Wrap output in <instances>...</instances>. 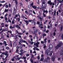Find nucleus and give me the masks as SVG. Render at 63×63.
Segmentation results:
<instances>
[{
	"label": "nucleus",
	"mask_w": 63,
	"mask_h": 63,
	"mask_svg": "<svg viewBox=\"0 0 63 63\" xmlns=\"http://www.w3.org/2000/svg\"><path fill=\"white\" fill-rule=\"evenodd\" d=\"M60 9H59L58 10L59 13H61V10H62V9L61 8H60Z\"/></svg>",
	"instance_id": "7c9ffc66"
},
{
	"label": "nucleus",
	"mask_w": 63,
	"mask_h": 63,
	"mask_svg": "<svg viewBox=\"0 0 63 63\" xmlns=\"http://www.w3.org/2000/svg\"><path fill=\"white\" fill-rule=\"evenodd\" d=\"M48 4H49L50 5H52L53 2H51V0H49L48 1Z\"/></svg>",
	"instance_id": "1a4fd4ad"
},
{
	"label": "nucleus",
	"mask_w": 63,
	"mask_h": 63,
	"mask_svg": "<svg viewBox=\"0 0 63 63\" xmlns=\"http://www.w3.org/2000/svg\"><path fill=\"white\" fill-rule=\"evenodd\" d=\"M48 63H49L50 62V58L49 57H47L46 59Z\"/></svg>",
	"instance_id": "39448f33"
},
{
	"label": "nucleus",
	"mask_w": 63,
	"mask_h": 63,
	"mask_svg": "<svg viewBox=\"0 0 63 63\" xmlns=\"http://www.w3.org/2000/svg\"><path fill=\"white\" fill-rule=\"evenodd\" d=\"M55 57H52L51 58V60L53 61H54L55 60Z\"/></svg>",
	"instance_id": "9b49d317"
},
{
	"label": "nucleus",
	"mask_w": 63,
	"mask_h": 63,
	"mask_svg": "<svg viewBox=\"0 0 63 63\" xmlns=\"http://www.w3.org/2000/svg\"><path fill=\"white\" fill-rule=\"evenodd\" d=\"M0 57L1 58L3 57V53L1 52L0 53Z\"/></svg>",
	"instance_id": "a211bd4d"
},
{
	"label": "nucleus",
	"mask_w": 63,
	"mask_h": 63,
	"mask_svg": "<svg viewBox=\"0 0 63 63\" xmlns=\"http://www.w3.org/2000/svg\"><path fill=\"white\" fill-rule=\"evenodd\" d=\"M14 21H15V19H13L12 21V23L13 24H14L15 23Z\"/></svg>",
	"instance_id": "412c9836"
},
{
	"label": "nucleus",
	"mask_w": 63,
	"mask_h": 63,
	"mask_svg": "<svg viewBox=\"0 0 63 63\" xmlns=\"http://www.w3.org/2000/svg\"><path fill=\"white\" fill-rule=\"evenodd\" d=\"M8 12V9H5V10L4 13H6V12Z\"/></svg>",
	"instance_id": "a878e982"
},
{
	"label": "nucleus",
	"mask_w": 63,
	"mask_h": 63,
	"mask_svg": "<svg viewBox=\"0 0 63 63\" xmlns=\"http://www.w3.org/2000/svg\"><path fill=\"white\" fill-rule=\"evenodd\" d=\"M43 15L44 17H46V15H45V13H43Z\"/></svg>",
	"instance_id": "ea45409f"
},
{
	"label": "nucleus",
	"mask_w": 63,
	"mask_h": 63,
	"mask_svg": "<svg viewBox=\"0 0 63 63\" xmlns=\"http://www.w3.org/2000/svg\"><path fill=\"white\" fill-rule=\"evenodd\" d=\"M43 26V24H42V22H41V23L39 24V27H40V26H41L40 27V28H41L43 29V27H42Z\"/></svg>",
	"instance_id": "6e6552de"
},
{
	"label": "nucleus",
	"mask_w": 63,
	"mask_h": 63,
	"mask_svg": "<svg viewBox=\"0 0 63 63\" xmlns=\"http://www.w3.org/2000/svg\"><path fill=\"white\" fill-rule=\"evenodd\" d=\"M53 13H54V15H53L54 16H56V11H54V12H52L51 13L52 15L53 14Z\"/></svg>",
	"instance_id": "f8f14e48"
},
{
	"label": "nucleus",
	"mask_w": 63,
	"mask_h": 63,
	"mask_svg": "<svg viewBox=\"0 0 63 63\" xmlns=\"http://www.w3.org/2000/svg\"><path fill=\"white\" fill-rule=\"evenodd\" d=\"M16 42H14V46H16Z\"/></svg>",
	"instance_id": "4be33fe9"
},
{
	"label": "nucleus",
	"mask_w": 63,
	"mask_h": 63,
	"mask_svg": "<svg viewBox=\"0 0 63 63\" xmlns=\"http://www.w3.org/2000/svg\"><path fill=\"white\" fill-rule=\"evenodd\" d=\"M49 47L48 49H49V50H50V49H52L53 48V46H52V45L51 44L49 46Z\"/></svg>",
	"instance_id": "20e7f679"
},
{
	"label": "nucleus",
	"mask_w": 63,
	"mask_h": 63,
	"mask_svg": "<svg viewBox=\"0 0 63 63\" xmlns=\"http://www.w3.org/2000/svg\"><path fill=\"white\" fill-rule=\"evenodd\" d=\"M15 1L16 3V7H17V4L18 3V2H17V0H15Z\"/></svg>",
	"instance_id": "f3484780"
},
{
	"label": "nucleus",
	"mask_w": 63,
	"mask_h": 63,
	"mask_svg": "<svg viewBox=\"0 0 63 63\" xmlns=\"http://www.w3.org/2000/svg\"><path fill=\"white\" fill-rule=\"evenodd\" d=\"M13 10L12 9L10 10H9V11H10L11 13H12Z\"/></svg>",
	"instance_id": "603ef678"
},
{
	"label": "nucleus",
	"mask_w": 63,
	"mask_h": 63,
	"mask_svg": "<svg viewBox=\"0 0 63 63\" xmlns=\"http://www.w3.org/2000/svg\"><path fill=\"white\" fill-rule=\"evenodd\" d=\"M0 3H5V1H0Z\"/></svg>",
	"instance_id": "79ce46f5"
},
{
	"label": "nucleus",
	"mask_w": 63,
	"mask_h": 63,
	"mask_svg": "<svg viewBox=\"0 0 63 63\" xmlns=\"http://www.w3.org/2000/svg\"><path fill=\"white\" fill-rule=\"evenodd\" d=\"M17 58L18 60H19L20 59V57Z\"/></svg>",
	"instance_id": "a19ab883"
},
{
	"label": "nucleus",
	"mask_w": 63,
	"mask_h": 63,
	"mask_svg": "<svg viewBox=\"0 0 63 63\" xmlns=\"http://www.w3.org/2000/svg\"><path fill=\"white\" fill-rule=\"evenodd\" d=\"M19 27V26L18 25H16V27L17 28H18V27Z\"/></svg>",
	"instance_id": "e2e57ef3"
},
{
	"label": "nucleus",
	"mask_w": 63,
	"mask_h": 63,
	"mask_svg": "<svg viewBox=\"0 0 63 63\" xmlns=\"http://www.w3.org/2000/svg\"><path fill=\"white\" fill-rule=\"evenodd\" d=\"M1 25L2 26L1 28L4 26V23H2L1 24Z\"/></svg>",
	"instance_id": "6ab92c4d"
},
{
	"label": "nucleus",
	"mask_w": 63,
	"mask_h": 63,
	"mask_svg": "<svg viewBox=\"0 0 63 63\" xmlns=\"http://www.w3.org/2000/svg\"><path fill=\"white\" fill-rule=\"evenodd\" d=\"M41 7L42 8V11L44 10H45V7H44V6H43V5H42Z\"/></svg>",
	"instance_id": "2eb2a0df"
},
{
	"label": "nucleus",
	"mask_w": 63,
	"mask_h": 63,
	"mask_svg": "<svg viewBox=\"0 0 63 63\" xmlns=\"http://www.w3.org/2000/svg\"><path fill=\"white\" fill-rule=\"evenodd\" d=\"M43 62H44V63H47V59H44L43 60Z\"/></svg>",
	"instance_id": "4468645a"
},
{
	"label": "nucleus",
	"mask_w": 63,
	"mask_h": 63,
	"mask_svg": "<svg viewBox=\"0 0 63 63\" xmlns=\"http://www.w3.org/2000/svg\"><path fill=\"white\" fill-rule=\"evenodd\" d=\"M48 55H49L50 56H51L52 55V53H51V54H50V53H49L48 54Z\"/></svg>",
	"instance_id": "c9c22d12"
},
{
	"label": "nucleus",
	"mask_w": 63,
	"mask_h": 63,
	"mask_svg": "<svg viewBox=\"0 0 63 63\" xmlns=\"http://www.w3.org/2000/svg\"><path fill=\"white\" fill-rule=\"evenodd\" d=\"M34 32H35V33H37L39 32L38 29H35L34 30Z\"/></svg>",
	"instance_id": "dca6fc26"
},
{
	"label": "nucleus",
	"mask_w": 63,
	"mask_h": 63,
	"mask_svg": "<svg viewBox=\"0 0 63 63\" xmlns=\"http://www.w3.org/2000/svg\"><path fill=\"white\" fill-rule=\"evenodd\" d=\"M22 18H25V17L23 15H22Z\"/></svg>",
	"instance_id": "58836bf2"
},
{
	"label": "nucleus",
	"mask_w": 63,
	"mask_h": 63,
	"mask_svg": "<svg viewBox=\"0 0 63 63\" xmlns=\"http://www.w3.org/2000/svg\"><path fill=\"white\" fill-rule=\"evenodd\" d=\"M43 13H46V11H45V9L43 10Z\"/></svg>",
	"instance_id": "4d7b16f0"
},
{
	"label": "nucleus",
	"mask_w": 63,
	"mask_h": 63,
	"mask_svg": "<svg viewBox=\"0 0 63 63\" xmlns=\"http://www.w3.org/2000/svg\"><path fill=\"white\" fill-rule=\"evenodd\" d=\"M26 23H27V25H28V24H29V22L28 21L26 20L25 21Z\"/></svg>",
	"instance_id": "5701e85b"
},
{
	"label": "nucleus",
	"mask_w": 63,
	"mask_h": 63,
	"mask_svg": "<svg viewBox=\"0 0 63 63\" xmlns=\"http://www.w3.org/2000/svg\"><path fill=\"white\" fill-rule=\"evenodd\" d=\"M36 50H38V51L40 50H39V49L38 48H36Z\"/></svg>",
	"instance_id": "052dcab7"
},
{
	"label": "nucleus",
	"mask_w": 63,
	"mask_h": 63,
	"mask_svg": "<svg viewBox=\"0 0 63 63\" xmlns=\"http://www.w3.org/2000/svg\"><path fill=\"white\" fill-rule=\"evenodd\" d=\"M10 36V35L9 34H8L6 35L7 37L8 38H10V36Z\"/></svg>",
	"instance_id": "393cba45"
},
{
	"label": "nucleus",
	"mask_w": 63,
	"mask_h": 63,
	"mask_svg": "<svg viewBox=\"0 0 63 63\" xmlns=\"http://www.w3.org/2000/svg\"><path fill=\"white\" fill-rule=\"evenodd\" d=\"M50 50H49V49H48L47 50H46L45 51L46 55H48V54H49V51Z\"/></svg>",
	"instance_id": "f03ea898"
},
{
	"label": "nucleus",
	"mask_w": 63,
	"mask_h": 63,
	"mask_svg": "<svg viewBox=\"0 0 63 63\" xmlns=\"http://www.w3.org/2000/svg\"><path fill=\"white\" fill-rule=\"evenodd\" d=\"M23 47V46H22V45H21L20 46V47H19L20 48V49H21V48H22V47Z\"/></svg>",
	"instance_id": "c756f323"
},
{
	"label": "nucleus",
	"mask_w": 63,
	"mask_h": 63,
	"mask_svg": "<svg viewBox=\"0 0 63 63\" xmlns=\"http://www.w3.org/2000/svg\"><path fill=\"white\" fill-rule=\"evenodd\" d=\"M6 48L7 49V50H8L9 49V47H6Z\"/></svg>",
	"instance_id": "6e6d98bb"
},
{
	"label": "nucleus",
	"mask_w": 63,
	"mask_h": 63,
	"mask_svg": "<svg viewBox=\"0 0 63 63\" xmlns=\"http://www.w3.org/2000/svg\"><path fill=\"white\" fill-rule=\"evenodd\" d=\"M10 29H12V28H13V27H12V26H10Z\"/></svg>",
	"instance_id": "680f3d73"
},
{
	"label": "nucleus",
	"mask_w": 63,
	"mask_h": 63,
	"mask_svg": "<svg viewBox=\"0 0 63 63\" xmlns=\"http://www.w3.org/2000/svg\"><path fill=\"white\" fill-rule=\"evenodd\" d=\"M27 61L26 60H24V62H26V63H27V62H27Z\"/></svg>",
	"instance_id": "bf43d9fd"
},
{
	"label": "nucleus",
	"mask_w": 63,
	"mask_h": 63,
	"mask_svg": "<svg viewBox=\"0 0 63 63\" xmlns=\"http://www.w3.org/2000/svg\"><path fill=\"white\" fill-rule=\"evenodd\" d=\"M32 21V20H29V22H31V21Z\"/></svg>",
	"instance_id": "0e129e2a"
},
{
	"label": "nucleus",
	"mask_w": 63,
	"mask_h": 63,
	"mask_svg": "<svg viewBox=\"0 0 63 63\" xmlns=\"http://www.w3.org/2000/svg\"><path fill=\"white\" fill-rule=\"evenodd\" d=\"M20 43H23V40L22 39H21L20 40Z\"/></svg>",
	"instance_id": "cd10ccee"
},
{
	"label": "nucleus",
	"mask_w": 63,
	"mask_h": 63,
	"mask_svg": "<svg viewBox=\"0 0 63 63\" xmlns=\"http://www.w3.org/2000/svg\"><path fill=\"white\" fill-rule=\"evenodd\" d=\"M46 3V2L45 1L43 2L42 3V5H43V4H45Z\"/></svg>",
	"instance_id": "f704fd0d"
},
{
	"label": "nucleus",
	"mask_w": 63,
	"mask_h": 63,
	"mask_svg": "<svg viewBox=\"0 0 63 63\" xmlns=\"http://www.w3.org/2000/svg\"><path fill=\"white\" fill-rule=\"evenodd\" d=\"M8 52L5 51V55L6 56H7V57H8V55H9V54H8Z\"/></svg>",
	"instance_id": "ddd939ff"
},
{
	"label": "nucleus",
	"mask_w": 63,
	"mask_h": 63,
	"mask_svg": "<svg viewBox=\"0 0 63 63\" xmlns=\"http://www.w3.org/2000/svg\"><path fill=\"white\" fill-rule=\"evenodd\" d=\"M7 59H6L5 60H4V61H3L4 63H5V62H6V61H7Z\"/></svg>",
	"instance_id": "de8ad7c7"
},
{
	"label": "nucleus",
	"mask_w": 63,
	"mask_h": 63,
	"mask_svg": "<svg viewBox=\"0 0 63 63\" xmlns=\"http://www.w3.org/2000/svg\"><path fill=\"white\" fill-rule=\"evenodd\" d=\"M17 57H14V58H15V59H16V60L17 59Z\"/></svg>",
	"instance_id": "09e8293b"
},
{
	"label": "nucleus",
	"mask_w": 63,
	"mask_h": 63,
	"mask_svg": "<svg viewBox=\"0 0 63 63\" xmlns=\"http://www.w3.org/2000/svg\"><path fill=\"white\" fill-rule=\"evenodd\" d=\"M4 35H3L1 37V39H3V38H4Z\"/></svg>",
	"instance_id": "864d4df0"
},
{
	"label": "nucleus",
	"mask_w": 63,
	"mask_h": 63,
	"mask_svg": "<svg viewBox=\"0 0 63 63\" xmlns=\"http://www.w3.org/2000/svg\"><path fill=\"white\" fill-rule=\"evenodd\" d=\"M17 19L18 20V22H19V21H20V18H18Z\"/></svg>",
	"instance_id": "3c124183"
},
{
	"label": "nucleus",
	"mask_w": 63,
	"mask_h": 63,
	"mask_svg": "<svg viewBox=\"0 0 63 63\" xmlns=\"http://www.w3.org/2000/svg\"><path fill=\"white\" fill-rule=\"evenodd\" d=\"M48 32H49V31L48 30H47L46 31V33H47Z\"/></svg>",
	"instance_id": "8fccbe9b"
},
{
	"label": "nucleus",
	"mask_w": 63,
	"mask_h": 63,
	"mask_svg": "<svg viewBox=\"0 0 63 63\" xmlns=\"http://www.w3.org/2000/svg\"><path fill=\"white\" fill-rule=\"evenodd\" d=\"M26 57H24L23 56V59H26Z\"/></svg>",
	"instance_id": "338daca9"
},
{
	"label": "nucleus",
	"mask_w": 63,
	"mask_h": 63,
	"mask_svg": "<svg viewBox=\"0 0 63 63\" xmlns=\"http://www.w3.org/2000/svg\"><path fill=\"white\" fill-rule=\"evenodd\" d=\"M5 31V29L2 30V31L0 32V34H1V33H3V31Z\"/></svg>",
	"instance_id": "473e14b6"
},
{
	"label": "nucleus",
	"mask_w": 63,
	"mask_h": 63,
	"mask_svg": "<svg viewBox=\"0 0 63 63\" xmlns=\"http://www.w3.org/2000/svg\"><path fill=\"white\" fill-rule=\"evenodd\" d=\"M5 7L6 8H8V5H6L5 6Z\"/></svg>",
	"instance_id": "c03bdc74"
},
{
	"label": "nucleus",
	"mask_w": 63,
	"mask_h": 63,
	"mask_svg": "<svg viewBox=\"0 0 63 63\" xmlns=\"http://www.w3.org/2000/svg\"><path fill=\"white\" fill-rule=\"evenodd\" d=\"M32 7L33 8H34V9H35L37 8V6H32Z\"/></svg>",
	"instance_id": "b1692460"
},
{
	"label": "nucleus",
	"mask_w": 63,
	"mask_h": 63,
	"mask_svg": "<svg viewBox=\"0 0 63 63\" xmlns=\"http://www.w3.org/2000/svg\"><path fill=\"white\" fill-rule=\"evenodd\" d=\"M39 44L40 43L38 42H37V43L35 42H34V48H33V50H36L35 48L39 47Z\"/></svg>",
	"instance_id": "f257e3e1"
},
{
	"label": "nucleus",
	"mask_w": 63,
	"mask_h": 63,
	"mask_svg": "<svg viewBox=\"0 0 63 63\" xmlns=\"http://www.w3.org/2000/svg\"><path fill=\"white\" fill-rule=\"evenodd\" d=\"M44 58H42L40 59V61H43V60H44Z\"/></svg>",
	"instance_id": "2f4dec72"
},
{
	"label": "nucleus",
	"mask_w": 63,
	"mask_h": 63,
	"mask_svg": "<svg viewBox=\"0 0 63 63\" xmlns=\"http://www.w3.org/2000/svg\"><path fill=\"white\" fill-rule=\"evenodd\" d=\"M34 20H32V25H33V26L35 25H36V22H35L34 21Z\"/></svg>",
	"instance_id": "9d476101"
},
{
	"label": "nucleus",
	"mask_w": 63,
	"mask_h": 63,
	"mask_svg": "<svg viewBox=\"0 0 63 63\" xmlns=\"http://www.w3.org/2000/svg\"><path fill=\"white\" fill-rule=\"evenodd\" d=\"M59 28L60 29H61V31H62V29H63V26H61V27H59Z\"/></svg>",
	"instance_id": "aec40b11"
},
{
	"label": "nucleus",
	"mask_w": 63,
	"mask_h": 63,
	"mask_svg": "<svg viewBox=\"0 0 63 63\" xmlns=\"http://www.w3.org/2000/svg\"><path fill=\"white\" fill-rule=\"evenodd\" d=\"M35 37H36V39H37V37L36 36H35V35H34V36L33 38H34V39H35Z\"/></svg>",
	"instance_id": "5fc2aeb1"
},
{
	"label": "nucleus",
	"mask_w": 63,
	"mask_h": 63,
	"mask_svg": "<svg viewBox=\"0 0 63 63\" xmlns=\"http://www.w3.org/2000/svg\"><path fill=\"white\" fill-rule=\"evenodd\" d=\"M30 53H32V50H30Z\"/></svg>",
	"instance_id": "a18cd8bd"
},
{
	"label": "nucleus",
	"mask_w": 63,
	"mask_h": 63,
	"mask_svg": "<svg viewBox=\"0 0 63 63\" xmlns=\"http://www.w3.org/2000/svg\"><path fill=\"white\" fill-rule=\"evenodd\" d=\"M28 42H29V44H31V41H30V40H28Z\"/></svg>",
	"instance_id": "72a5a7b5"
},
{
	"label": "nucleus",
	"mask_w": 63,
	"mask_h": 63,
	"mask_svg": "<svg viewBox=\"0 0 63 63\" xmlns=\"http://www.w3.org/2000/svg\"><path fill=\"white\" fill-rule=\"evenodd\" d=\"M32 34H34V36H35L36 37H37V40H38V37L37 34L35 33V31H33L32 32Z\"/></svg>",
	"instance_id": "7ed1b4c3"
},
{
	"label": "nucleus",
	"mask_w": 63,
	"mask_h": 63,
	"mask_svg": "<svg viewBox=\"0 0 63 63\" xmlns=\"http://www.w3.org/2000/svg\"><path fill=\"white\" fill-rule=\"evenodd\" d=\"M26 56H29V54H27L26 55Z\"/></svg>",
	"instance_id": "69168bd1"
},
{
	"label": "nucleus",
	"mask_w": 63,
	"mask_h": 63,
	"mask_svg": "<svg viewBox=\"0 0 63 63\" xmlns=\"http://www.w3.org/2000/svg\"><path fill=\"white\" fill-rule=\"evenodd\" d=\"M56 34V33H55V32H54L53 33V36H55V35Z\"/></svg>",
	"instance_id": "37998d69"
},
{
	"label": "nucleus",
	"mask_w": 63,
	"mask_h": 63,
	"mask_svg": "<svg viewBox=\"0 0 63 63\" xmlns=\"http://www.w3.org/2000/svg\"><path fill=\"white\" fill-rule=\"evenodd\" d=\"M25 13L26 14H28V13L27 12V10H26L25 11Z\"/></svg>",
	"instance_id": "4c0bfd02"
},
{
	"label": "nucleus",
	"mask_w": 63,
	"mask_h": 63,
	"mask_svg": "<svg viewBox=\"0 0 63 63\" xmlns=\"http://www.w3.org/2000/svg\"><path fill=\"white\" fill-rule=\"evenodd\" d=\"M16 9H15V8H14V12L13 13V15H16Z\"/></svg>",
	"instance_id": "0eeeda50"
},
{
	"label": "nucleus",
	"mask_w": 63,
	"mask_h": 63,
	"mask_svg": "<svg viewBox=\"0 0 63 63\" xmlns=\"http://www.w3.org/2000/svg\"><path fill=\"white\" fill-rule=\"evenodd\" d=\"M44 46L43 48H44V49H45V48H46V44H44Z\"/></svg>",
	"instance_id": "bb28decb"
},
{
	"label": "nucleus",
	"mask_w": 63,
	"mask_h": 63,
	"mask_svg": "<svg viewBox=\"0 0 63 63\" xmlns=\"http://www.w3.org/2000/svg\"><path fill=\"white\" fill-rule=\"evenodd\" d=\"M7 18L6 17H5V20H7Z\"/></svg>",
	"instance_id": "774afa93"
},
{
	"label": "nucleus",
	"mask_w": 63,
	"mask_h": 63,
	"mask_svg": "<svg viewBox=\"0 0 63 63\" xmlns=\"http://www.w3.org/2000/svg\"><path fill=\"white\" fill-rule=\"evenodd\" d=\"M62 45V44H61V43H58L57 45V47L59 48L60 47H61V46Z\"/></svg>",
	"instance_id": "423d86ee"
},
{
	"label": "nucleus",
	"mask_w": 63,
	"mask_h": 63,
	"mask_svg": "<svg viewBox=\"0 0 63 63\" xmlns=\"http://www.w3.org/2000/svg\"><path fill=\"white\" fill-rule=\"evenodd\" d=\"M30 61H31V63H34V62L33 61V60L32 59H30Z\"/></svg>",
	"instance_id": "c85d7f7f"
},
{
	"label": "nucleus",
	"mask_w": 63,
	"mask_h": 63,
	"mask_svg": "<svg viewBox=\"0 0 63 63\" xmlns=\"http://www.w3.org/2000/svg\"><path fill=\"white\" fill-rule=\"evenodd\" d=\"M34 4V2H32V3L31 4V5L33 7V4Z\"/></svg>",
	"instance_id": "e433bc0d"
},
{
	"label": "nucleus",
	"mask_w": 63,
	"mask_h": 63,
	"mask_svg": "<svg viewBox=\"0 0 63 63\" xmlns=\"http://www.w3.org/2000/svg\"><path fill=\"white\" fill-rule=\"evenodd\" d=\"M57 15H58V14H59V13L58 11H57L56 12Z\"/></svg>",
	"instance_id": "13d9d810"
},
{
	"label": "nucleus",
	"mask_w": 63,
	"mask_h": 63,
	"mask_svg": "<svg viewBox=\"0 0 63 63\" xmlns=\"http://www.w3.org/2000/svg\"><path fill=\"white\" fill-rule=\"evenodd\" d=\"M40 58V56H38L37 57L38 59V60H39Z\"/></svg>",
	"instance_id": "49530a36"
}]
</instances>
